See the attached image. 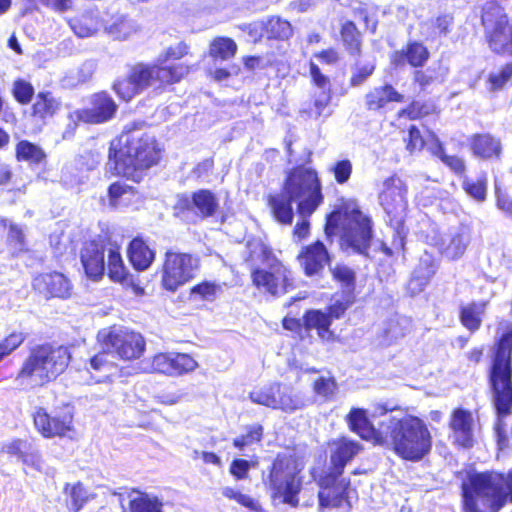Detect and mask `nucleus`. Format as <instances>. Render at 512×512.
Returning <instances> with one entry per match:
<instances>
[{"mask_svg":"<svg viewBox=\"0 0 512 512\" xmlns=\"http://www.w3.org/2000/svg\"><path fill=\"white\" fill-rule=\"evenodd\" d=\"M258 27L261 30L265 31L268 38L287 40L293 34L291 24L288 21L281 19L280 17L277 16L269 18L265 23H262L260 25H254L255 30H258Z\"/></svg>","mask_w":512,"mask_h":512,"instance_id":"72a5a7b5","label":"nucleus"},{"mask_svg":"<svg viewBox=\"0 0 512 512\" xmlns=\"http://www.w3.org/2000/svg\"><path fill=\"white\" fill-rule=\"evenodd\" d=\"M408 188L405 182L392 176L383 183V189L379 194V203L383 208L388 222L397 234L403 231V225L408 214Z\"/></svg>","mask_w":512,"mask_h":512,"instance_id":"ddd939ff","label":"nucleus"},{"mask_svg":"<svg viewBox=\"0 0 512 512\" xmlns=\"http://www.w3.org/2000/svg\"><path fill=\"white\" fill-rule=\"evenodd\" d=\"M198 268V260L190 254L167 252L162 271V286L176 291L190 281Z\"/></svg>","mask_w":512,"mask_h":512,"instance_id":"2eb2a0df","label":"nucleus"},{"mask_svg":"<svg viewBox=\"0 0 512 512\" xmlns=\"http://www.w3.org/2000/svg\"><path fill=\"white\" fill-rule=\"evenodd\" d=\"M250 400L258 405H263L285 413H292L307 406V398L293 387L272 383L263 387L255 388L249 394Z\"/></svg>","mask_w":512,"mask_h":512,"instance_id":"f8f14e48","label":"nucleus"},{"mask_svg":"<svg viewBox=\"0 0 512 512\" xmlns=\"http://www.w3.org/2000/svg\"><path fill=\"white\" fill-rule=\"evenodd\" d=\"M403 95L391 85L376 87L366 95V106L369 110H379L390 102H402Z\"/></svg>","mask_w":512,"mask_h":512,"instance_id":"2f4dec72","label":"nucleus"},{"mask_svg":"<svg viewBox=\"0 0 512 512\" xmlns=\"http://www.w3.org/2000/svg\"><path fill=\"white\" fill-rule=\"evenodd\" d=\"M512 77V64H506L499 71L491 73L489 75V89L498 90L501 89L505 83Z\"/></svg>","mask_w":512,"mask_h":512,"instance_id":"603ef678","label":"nucleus"},{"mask_svg":"<svg viewBox=\"0 0 512 512\" xmlns=\"http://www.w3.org/2000/svg\"><path fill=\"white\" fill-rule=\"evenodd\" d=\"M59 106L60 103L51 93H39L33 105V113L40 118L52 117Z\"/></svg>","mask_w":512,"mask_h":512,"instance_id":"ea45409f","label":"nucleus"},{"mask_svg":"<svg viewBox=\"0 0 512 512\" xmlns=\"http://www.w3.org/2000/svg\"><path fill=\"white\" fill-rule=\"evenodd\" d=\"M464 191L477 201H484L487 192V177L481 174L477 179L465 178L462 183Z\"/></svg>","mask_w":512,"mask_h":512,"instance_id":"c03bdc74","label":"nucleus"},{"mask_svg":"<svg viewBox=\"0 0 512 512\" xmlns=\"http://www.w3.org/2000/svg\"><path fill=\"white\" fill-rule=\"evenodd\" d=\"M331 101V91H321L317 96H315L314 107L315 113L318 116L324 115V111L328 107Z\"/></svg>","mask_w":512,"mask_h":512,"instance_id":"774afa93","label":"nucleus"},{"mask_svg":"<svg viewBox=\"0 0 512 512\" xmlns=\"http://www.w3.org/2000/svg\"><path fill=\"white\" fill-rule=\"evenodd\" d=\"M250 469V462L244 459H236L232 462L230 472L237 479H244Z\"/></svg>","mask_w":512,"mask_h":512,"instance_id":"338daca9","label":"nucleus"},{"mask_svg":"<svg viewBox=\"0 0 512 512\" xmlns=\"http://www.w3.org/2000/svg\"><path fill=\"white\" fill-rule=\"evenodd\" d=\"M81 262L89 278L100 279L105 271L103 247L95 242L85 244L81 251Z\"/></svg>","mask_w":512,"mask_h":512,"instance_id":"393cba45","label":"nucleus"},{"mask_svg":"<svg viewBox=\"0 0 512 512\" xmlns=\"http://www.w3.org/2000/svg\"><path fill=\"white\" fill-rule=\"evenodd\" d=\"M334 450L331 454L330 472L342 474L346 464L359 453L361 446L358 442L341 438L333 442Z\"/></svg>","mask_w":512,"mask_h":512,"instance_id":"bb28decb","label":"nucleus"},{"mask_svg":"<svg viewBox=\"0 0 512 512\" xmlns=\"http://www.w3.org/2000/svg\"><path fill=\"white\" fill-rule=\"evenodd\" d=\"M337 389L335 380L332 377H320L314 382V391L317 395L330 398Z\"/></svg>","mask_w":512,"mask_h":512,"instance_id":"5fc2aeb1","label":"nucleus"},{"mask_svg":"<svg viewBox=\"0 0 512 512\" xmlns=\"http://www.w3.org/2000/svg\"><path fill=\"white\" fill-rule=\"evenodd\" d=\"M347 421L352 431L357 433L362 439L371 441L374 444H384L386 437H384L385 426L383 421L380 428L376 429L370 423L366 410L360 408H353L347 415Z\"/></svg>","mask_w":512,"mask_h":512,"instance_id":"412c9836","label":"nucleus"},{"mask_svg":"<svg viewBox=\"0 0 512 512\" xmlns=\"http://www.w3.org/2000/svg\"><path fill=\"white\" fill-rule=\"evenodd\" d=\"M221 291V286L215 282L205 281L195 285L190 292L194 299L213 301Z\"/></svg>","mask_w":512,"mask_h":512,"instance_id":"49530a36","label":"nucleus"},{"mask_svg":"<svg viewBox=\"0 0 512 512\" xmlns=\"http://www.w3.org/2000/svg\"><path fill=\"white\" fill-rule=\"evenodd\" d=\"M499 330H503L504 332L498 343L490 380L498 414L507 415L512 406V326L503 322L500 323Z\"/></svg>","mask_w":512,"mask_h":512,"instance_id":"6e6552de","label":"nucleus"},{"mask_svg":"<svg viewBox=\"0 0 512 512\" xmlns=\"http://www.w3.org/2000/svg\"><path fill=\"white\" fill-rule=\"evenodd\" d=\"M109 204L114 208L129 205L135 197L134 189L122 182H115L108 189Z\"/></svg>","mask_w":512,"mask_h":512,"instance_id":"4c0bfd02","label":"nucleus"},{"mask_svg":"<svg viewBox=\"0 0 512 512\" xmlns=\"http://www.w3.org/2000/svg\"><path fill=\"white\" fill-rule=\"evenodd\" d=\"M481 20L490 49L498 54L512 56V23L504 8L494 1L486 2Z\"/></svg>","mask_w":512,"mask_h":512,"instance_id":"9b49d317","label":"nucleus"},{"mask_svg":"<svg viewBox=\"0 0 512 512\" xmlns=\"http://www.w3.org/2000/svg\"><path fill=\"white\" fill-rule=\"evenodd\" d=\"M188 54V46L184 42H179L175 46L168 47L165 52L158 57V64L163 66V63L168 59H181Z\"/></svg>","mask_w":512,"mask_h":512,"instance_id":"bf43d9fd","label":"nucleus"},{"mask_svg":"<svg viewBox=\"0 0 512 512\" xmlns=\"http://www.w3.org/2000/svg\"><path fill=\"white\" fill-rule=\"evenodd\" d=\"M335 280L340 282L344 287L352 288L354 286L355 274L352 269L345 265H337L332 269Z\"/></svg>","mask_w":512,"mask_h":512,"instance_id":"6e6d98bb","label":"nucleus"},{"mask_svg":"<svg viewBox=\"0 0 512 512\" xmlns=\"http://www.w3.org/2000/svg\"><path fill=\"white\" fill-rule=\"evenodd\" d=\"M250 257L260 259L265 268H258L252 271L253 284L261 292L280 297L288 293L294 284L291 270L278 260L271 249L261 241H252L248 245Z\"/></svg>","mask_w":512,"mask_h":512,"instance_id":"0eeeda50","label":"nucleus"},{"mask_svg":"<svg viewBox=\"0 0 512 512\" xmlns=\"http://www.w3.org/2000/svg\"><path fill=\"white\" fill-rule=\"evenodd\" d=\"M179 206L202 217H210L217 211L219 202L210 190L201 189L194 192L190 198L182 197Z\"/></svg>","mask_w":512,"mask_h":512,"instance_id":"5701e85b","label":"nucleus"},{"mask_svg":"<svg viewBox=\"0 0 512 512\" xmlns=\"http://www.w3.org/2000/svg\"><path fill=\"white\" fill-rule=\"evenodd\" d=\"M342 474L328 471L318 480L320 491L318 493L320 507L340 508L345 502L347 508H351L350 494L352 490L349 488L350 481L346 479L338 480Z\"/></svg>","mask_w":512,"mask_h":512,"instance_id":"dca6fc26","label":"nucleus"},{"mask_svg":"<svg viewBox=\"0 0 512 512\" xmlns=\"http://www.w3.org/2000/svg\"><path fill=\"white\" fill-rule=\"evenodd\" d=\"M237 50L236 43L230 38H216L210 45V56L214 59L228 60Z\"/></svg>","mask_w":512,"mask_h":512,"instance_id":"79ce46f5","label":"nucleus"},{"mask_svg":"<svg viewBox=\"0 0 512 512\" xmlns=\"http://www.w3.org/2000/svg\"><path fill=\"white\" fill-rule=\"evenodd\" d=\"M325 232L328 237L338 234L343 249L362 254L370 244L371 221L355 204H348L328 216Z\"/></svg>","mask_w":512,"mask_h":512,"instance_id":"423d86ee","label":"nucleus"},{"mask_svg":"<svg viewBox=\"0 0 512 512\" xmlns=\"http://www.w3.org/2000/svg\"><path fill=\"white\" fill-rule=\"evenodd\" d=\"M300 465L292 457L279 455L273 463L269 488L274 498H279L283 503L297 506V495L301 490V479L298 477Z\"/></svg>","mask_w":512,"mask_h":512,"instance_id":"9d476101","label":"nucleus"},{"mask_svg":"<svg viewBox=\"0 0 512 512\" xmlns=\"http://www.w3.org/2000/svg\"><path fill=\"white\" fill-rule=\"evenodd\" d=\"M70 359L67 347L38 346L24 362L19 377L30 378L35 384H44L63 373Z\"/></svg>","mask_w":512,"mask_h":512,"instance_id":"1a4fd4ad","label":"nucleus"},{"mask_svg":"<svg viewBox=\"0 0 512 512\" xmlns=\"http://www.w3.org/2000/svg\"><path fill=\"white\" fill-rule=\"evenodd\" d=\"M328 259L327 250L323 243L319 241L307 246L299 255L300 264L308 276L318 274L324 268Z\"/></svg>","mask_w":512,"mask_h":512,"instance_id":"cd10ccee","label":"nucleus"},{"mask_svg":"<svg viewBox=\"0 0 512 512\" xmlns=\"http://www.w3.org/2000/svg\"><path fill=\"white\" fill-rule=\"evenodd\" d=\"M334 173L335 180L339 184L347 182L352 173V163L349 160H341L335 163L331 168Z\"/></svg>","mask_w":512,"mask_h":512,"instance_id":"052dcab7","label":"nucleus"},{"mask_svg":"<svg viewBox=\"0 0 512 512\" xmlns=\"http://www.w3.org/2000/svg\"><path fill=\"white\" fill-rule=\"evenodd\" d=\"M341 34L343 41L347 45L350 52H359L360 36L359 33L357 32L356 26L352 22H348L342 27Z\"/></svg>","mask_w":512,"mask_h":512,"instance_id":"8fccbe9b","label":"nucleus"},{"mask_svg":"<svg viewBox=\"0 0 512 512\" xmlns=\"http://www.w3.org/2000/svg\"><path fill=\"white\" fill-rule=\"evenodd\" d=\"M97 338L103 349L116 354L123 360L141 357L146 345L139 333L122 328L103 329L99 331Z\"/></svg>","mask_w":512,"mask_h":512,"instance_id":"4468645a","label":"nucleus"},{"mask_svg":"<svg viewBox=\"0 0 512 512\" xmlns=\"http://www.w3.org/2000/svg\"><path fill=\"white\" fill-rule=\"evenodd\" d=\"M108 166L114 165L116 174L136 179L137 171L150 168L160 159V148L151 133L134 126L111 143Z\"/></svg>","mask_w":512,"mask_h":512,"instance_id":"f03ea898","label":"nucleus"},{"mask_svg":"<svg viewBox=\"0 0 512 512\" xmlns=\"http://www.w3.org/2000/svg\"><path fill=\"white\" fill-rule=\"evenodd\" d=\"M470 237L464 227H456L445 233L437 243L443 256L450 260L460 258L469 244Z\"/></svg>","mask_w":512,"mask_h":512,"instance_id":"4be33fe9","label":"nucleus"},{"mask_svg":"<svg viewBox=\"0 0 512 512\" xmlns=\"http://www.w3.org/2000/svg\"><path fill=\"white\" fill-rule=\"evenodd\" d=\"M91 108L75 110L69 114V119L76 125L78 121L98 124L108 121L117 110V105L106 93L95 94L91 98Z\"/></svg>","mask_w":512,"mask_h":512,"instance_id":"f3484780","label":"nucleus"},{"mask_svg":"<svg viewBox=\"0 0 512 512\" xmlns=\"http://www.w3.org/2000/svg\"><path fill=\"white\" fill-rule=\"evenodd\" d=\"M221 493L224 497L235 500L237 503L246 508H249L251 510H257V502L254 499H252L249 495L243 494L240 491L231 487H223L221 489Z\"/></svg>","mask_w":512,"mask_h":512,"instance_id":"3c124183","label":"nucleus"},{"mask_svg":"<svg viewBox=\"0 0 512 512\" xmlns=\"http://www.w3.org/2000/svg\"><path fill=\"white\" fill-rule=\"evenodd\" d=\"M474 153L482 158L498 156L501 152L500 141L489 134L477 135L472 142Z\"/></svg>","mask_w":512,"mask_h":512,"instance_id":"c9c22d12","label":"nucleus"},{"mask_svg":"<svg viewBox=\"0 0 512 512\" xmlns=\"http://www.w3.org/2000/svg\"><path fill=\"white\" fill-rule=\"evenodd\" d=\"M437 270L434 260L426 255L420 259V262L413 272L408 283V290L411 294H418L426 287Z\"/></svg>","mask_w":512,"mask_h":512,"instance_id":"c85d7f7f","label":"nucleus"},{"mask_svg":"<svg viewBox=\"0 0 512 512\" xmlns=\"http://www.w3.org/2000/svg\"><path fill=\"white\" fill-rule=\"evenodd\" d=\"M130 512H161L162 503L156 497L139 491L130 494Z\"/></svg>","mask_w":512,"mask_h":512,"instance_id":"58836bf2","label":"nucleus"},{"mask_svg":"<svg viewBox=\"0 0 512 512\" xmlns=\"http://www.w3.org/2000/svg\"><path fill=\"white\" fill-rule=\"evenodd\" d=\"M304 322L307 329H316L321 339L331 340L333 338V332L330 330L331 319L326 312L310 310L305 314Z\"/></svg>","mask_w":512,"mask_h":512,"instance_id":"473e14b6","label":"nucleus"},{"mask_svg":"<svg viewBox=\"0 0 512 512\" xmlns=\"http://www.w3.org/2000/svg\"><path fill=\"white\" fill-rule=\"evenodd\" d=\"M16 157L19 161L38 164L45 158V153L39 146L23 140L16 146Z\"/></svg>","mask_w":512,"mask_h":512,"instance_id":"a19ab883","label":"nucleus"},{"mask_svg":"<svg viewBox=\"0 0 512 512\" xmlns=\"http://www.w3.org/2000/svg\"><path fill=\"white\" fill-rule=\"evenodd\" d=\"M374 69H375V65L373 63H368L361 67H357L351 77V80H350L351 85L352 86L361 85L370 75H372Z\"/></svg>","mask_w":512,"mask_h":512,"instance_id":"0e129e2a","label":"nucleus"},{"mask_svg":"<svg viewBox=\"0 0 512 512\" xmlns=\"http://www.w3.org/2000/svg\"><path fill=\"white\" fill-rule=\"evenodd\" d=\"M25 340L22 332H12L0 341V362L16 350Z\"/></svg>","mask_w":512,"mask_h":512,"instance_id":"09e8293b","label":"nucleus"},{"mask_svg":"<svg viewBox=\"0 0 512 512\" xmlns=\"http://www.w3.org/2000/svg\"><path fill=\"white\" fill-rule=\"evenodd\" d=\"M33 94L34 89L29 82L24 80H17L14 82L13 95L15 99L21 104L29 103Z\"/></svg>","mask_w":512,"mask_h":512,"instance_id":"864d4df0","label":"nucleus"},{"mask_svg":"<svg viewBox=\"0 0 512 512\" xmlns=\"http://www.w3.org/2000/svg\"><path fill=\"white\" fill-rule=\"evenodd\" d=\"M262 432H263L262 426H260V425L253 426L250 428V430L248 431V433L246 435L237 437L234 440V446L239 449H242L245 446H249L255 442H259L262 437Z\"/></svg>","mask_w":512,"mask_h":512,"instance_id":"4d7b16f0","label":"nucleus"},{"mask_svg":"<svg viewBox=\"0 0 512 512\" xmlns=\"http://www.w3.org/2000/svg\"><path fill=\"white\" fill-rule=\"evenodd\" d=\"M127 254L137 271L147 270L155 259L154 251L141 238H135L130 242Z\"/></svg>","mask_w":512,"mask_h":512,"instance_id":"c756f323","label":"nucleus"},{"mask_svg":"<svg viewBox=\"0 0 512 512\" xmlns=\"http://www.w3.org/2000/svg\"><path fill=\"white\" fill-rule=\"evenodd\" d=\"M323 201L322 186L315 169L297 166L287 173L281 194L270 200L275 218L284 224L293 219L292 203L297 204L300 217H309Z\"/></svg>","mask_w":512,"mask_h":512,"instance_id":"f257e3e1","label":"nucleus"},{"mask_svg":"<svg viewBox=\"0 0 512 512\" xmlns=\"http://www.w3.org/2000/svg\"><path fill=\"white\" fill-rule=\"evenodd\" d=\"M111 352L104 349L103 352H100L94 355L90 359V368L94 371L100 372L104 377H108L113 374L115 370V366L113 362H111L108 358Z\"/></svg>","mask_w":512,"mask_h":512,"instance_id":"de8ad7c7","label":"nucleus"},{"mask_svg":"<svg viewBox=\"0 0 512 512\" xmlns=\"http://www.w3.org/2000/svg\"><path fill=\"white\" fill-rule=\"evenodd\" d=\"M473 417L472 414L463 409L453 412L451 428L454 433L455 442L462 447H471L473 444Z\"/></svg>","mask_w":512,"mask_h":512,"instance_id":"a878e982","label":"nucleus"},{"mask_svg":"<svg viewBox=\"0 0 512 512\" xmlns=\"http://www.w3.org/2000/svg\"><path fill=\"white\" fill-rule=\"evenodd\" d=\"M65 492L70 498L68 508L73 512H79L89 500L88 491L81 483L67 485Z\"/></svg>","mask_w":512,"mask_h":512,"instance_id":"37998d69","label":"nucleus"},{"mask_svg":"<svg viewBox=\"0 0 512 512\" xmlns=\"http://www.w3.org/2000/svg\"><path fill=\"white\" fill-rule=\"evenodd\" d=\"M486 302L470 303L461 309L460 320L463 326L474 332L479 329L485 313Z\"/></svg>","mask_w":512,"mask_h":512,"instance_id":"f704fd0d","label":"nucleus"},{"mask_svg":"<svg viewBox=\"0 0 512 512\" xmlns=\"http://www.w3.org/2000/svg\"><path fill=\"white\" fill-rule=\"evenodd\" d=\"M34 424L46 438L63 437L73 431V415L70 412L50 415L45 409L38 408L34 414Z\"/></svg>","mask_w":512,"mask_h":512,"instance_id":"6ab92c4d","label":"nucleus"},{"mask_svg":"<svg viewBox=\"0 0 512 512\" xmlns=\"http://www.w3.org/2000/svg\"><path fill=\"white\" fill-rule=\"evenodd\" d=\"M383 425L386 441L381 445L391 447L400 458L418 462L431 451L432 435L421 418L411 414L388 415Z\"/></svg>","mask_w":512,"mask_h":512,"instance_id":"7ed1b4c3","label":"nucleus"},{"mask_svg":"<svg viewBox=\"0 0 512 512\" xmlns=\"http://www.w3.org/2000/svg\"><path fill=\"white\" fill-rule=\"evenodd\" d=\"M425 144H427V141L423 138L419 129H417L415 126H411L409 129L407 148L413 152L421 150Z\"/></svg>","mask_w":512,"mask_h":512,"instance_id":"69168bd1","label":"nucleus"},{"mask_svg":"<svg viewBox=\"0 0 512 512\" xmlns=\"http://www.w3.org/2000/svg\"><path fill=\"white\" fill-rule=\"evenodd\" d=\"M74 34L79 38H88L96 35L103 27L100 12L97 9H88L68 20Z\"/></svg>","mask_w":512,"mask_h":512,"instance_id":"b1692460","label":"nucleus"},{"mask_svg":"<svg viewBox=\"0 0 512 512\" xmlns=\"http://www.w3.org/2000/svg\"><path fill=\"white\" fill-rule=\"evenodd\" d=\"M106 31L115 39L125 40L136 31V28L131 20L120 16L111 25L106 27Z\"/></svg>","mask_w":512,"mask_h":512,"instance_id":"a18cd8bd","label":"nucleus"},{"mask_svg":"<svg viewBox=\"0 0 512 512\" xmlns=\"http://www.w3.org/2000/svg\"><path fill=\"white\" fill-rule=\"evenodd\" d=\"M428 58L429 52L422 43L411 42L405 49L392 55V63L398 66L408 62L413 67H421L427 62Z\"/></svg>","mask_w":512,"mask_h":512,"instance_id":"7c9ffc66","label":"nucleus"},{"mask_svg":"<svg viewBox=\"0 0 512 512\" xmlns=\"http://www.w3.org/2000/svg\"><path fill=\"white\" fill-rule=\"evenodd\" d=\"M310 76L312 83L321 91H331L330 79L321 72L320 68L314 63H310Z\"/></svg>","mask_w":512,"mask_h":512,"instance_id":"680f3d73","label":"nucleus"},{"mask_svg":"<svg viewBox=\"0 0 512 512\" xmlns=\"http://www.w3.org/2000/svg\"><path fill=\"white\" fill-rule=\"evenodd\" d=\"M8 242L15 251H23L25 247V235L23 230L14 223H9Z\"/></svg>","mask_w":512,"mask_h":512,"instance_id":"13d9d810","label":"nucleus"},{"mask_svg":"<svg viewBox=\"0 0 512 512\" xmlns=\"http://www.w3.org/2000/svg\"><path fill=\"white\" fill-rule=\"evenodd\" d=\"M197 367L198 363L190 355L169 352L156 354L148 370L169 376H180L194 371Z\"/></svg>","mask_w":512,"mask_h":512,"instance_id":"a211bd4d","label":"nucleus"},{"mask_svg":"<svg viewBox=\"0 0 512 512\" xmlns=\"http://www.w3.org/2000/svg\"><path fill=\"white\" fill-rule=\"evenodd\" d=\"M33 286L46 297L61 299L69 298L73 289L71 281L60 272L43 273L35 277Z\"/></svg>","mask_w":512,"mask_h":512,"instance_id":"aec40b11","label":"nucleus"},{"mask_svg":"<svg viewBox=\"0 0 512 512\" xmlns=\"http://www.w3.org/2000/svg\"><path fill=\"white\" fill-rule=\"evenodd\" d=\"M29 446H30V444H28L26 441H23L20 439H15V440H12V441L6 443L3 446L2 450H3V452H5L7 454L17 456L19 459L22 460V458Z\"/></svg>","mask_w":512,"mask_h":512,"instance_id":"e2e57ef3","label":"nucleus"},{"mask_svg":"<svg viewBox=\"0 0 512 512\" xmlns=\"http://www.w3.org/2000/svg\"><path fill=\"white\" fill-rule=\"evenodd\" d=\"M108 275L111 280L119 283H126L128 280V272L124 266L118 247H110L108 250Z\"/></svg>","mask_w":512,"mask_h":512,"instance_id":"e433bc0d","label":"nucleus"},{"mask_svg":"<svg viewBox=\"0 0 512 512\" xmlns=\"http://www.w3.org/2000/svg\"><path fill=\"white\" fill-rule=\"evenodd\" d=\"M463 501L466 512H498L512 501V471L507 477L495 473H477L463 483Z\"/></svg>","mask_w":512,"mask_h":512,"instance_id":"20e7f679","label":"nucleus"},{"mask_svg":"<svg viewBox=\"0 0 512 512\" xmlns=\"http://www.w3.org/2000/svg\"><path fill=\"white\" fill-rule=\"evenodd\" d=\"M189 73V67L184 64L171 66L137 64L127 78L114 84L117 95L125 101L131 100L143 90L152 87L160 89L166 85L179 82Z\"/></svg>","mask_w":512,"mask_h":512,"instance_id":"39448f33","label":"nucleus"}]
</instances>
